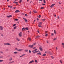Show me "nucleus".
I'll return each mask as SVG.
<instances>
[{"mask_svg": "<svg viewBox=\"0 0 64 64\" xmlns=\"http://www.w3.org/2000/svg\"><path fill=\"white\" fill-rule=\"evenodd\" d=\"M4 45H9V46H11V44L9 43H4Z\"/></svg>", "mask_w": 64, "mask_h": 64, "instance_id": "nucleus-1", "label": "nucleus"}, {"mask_svg": "<svg viewBox=\"0 0 64 64\" xmlns=\"http://www.w3.org/2000/svg\"><path fill=\"white\" fill-rule=\"evenodd\" d=\"M16 50L18 51H22V49H20L18 50L17 48H16L15 49Z\"/></svg>", "mask_w": 64, "mask_h": 64, "instance_id": "nucleus-2", "label": "nucleus"}, {"mask_svg": "<svg viewBox=\"0 0 64 64\" xmlns=\"http://www.w3.org/2000/svg\"><path fill=\"white\" fill-rule=\"evenodd\" d=\"M41 25H42V22H40L38 25V26L39 27H41Z\"/></svg>", "mask_w": 64, "mask_h": 64, "instance_id": "nucleus-3", "label": "nucleus"}, {"mask_svg": "<svg viewBox=\"0 0 64 64\" xmlns=\"http://www.w3.org/2000/svg\"><path fill=\"white\" fill-rule=\"evenodd\" d=\"M56 5V4H54L50 6V8H52L54 6H55V5Z\"/></svg>", "mask_w": 64, "mask_h": 64, "instance_id": "nucleus-4", "label": "nucleus"}, {"mask_svg": "<svg viewBox=\"0 0 64 64\" xmlns=\"http://www.w3.org/2000/svg\"><path fill=\"white\" fill-rule=\"evenodd\" d=\"M28 47H30V48H33L34 46L33 45H30Z\"/></svg>", "mask_w": 64, "mask_h": 64, "instance_id": "nucleus-5", "label": "nucleus"}, {"mask_svg": "<svg viewBox=\"0 0 64 64\" xmlns=\"http://www.w3.org/2000/svg\"><path fill=\"white\" fill-rule=\"evenodd\" d=\"M3 27L2 26H0V30H3Z\"/></svg>", "mask_w": 64, "mask_h": 64, "instance_id": "nucleus-6", "label": "nucleus"}, {"mask_svg": "<svg viewBox=\"0 0 64 64\" xmlns=\"http://www.w3.org/2000/svg\"><path fill=\"white\" fill-rule=\"evenodd\" d=\"M23 19L27 23V20L25 18H23Z\"/></svg>", "mask_w": 64, "mask_h": 64, "instance_id": "nucleus-7", "label": "nucleus"}, {"mask_svg": "<svg viewBox=\"0 0 64 64\" xmlns=\"http://www.w3.org/2000/svg\"><path fill=\"white\" fill-rule=\"evenodd\" d=\"M22 32H21L19 34L20 37H22Z\"/></svg>", "mask_w": 64, "mask_h": 64, "instance_id": "nucleus-8", "label": "nucleus"}, {"mask_svg": "<svg viewBox=\"0 0 64 64\" xmlns=\"http://www.w3.org/2000/svg\"><path fill=\"white\" fill-rule=\"evenodd\" d=\"M34 62V60H32V61H30L29 63V64H31V63H32Z\"/></svg>", "mask_w": 64, "mask_h": 64, "instance_id": "nucleus-9", "label": "nucleus"}, {"mask_svg": "<svg viewBox=\"0 0 64 64\" xmlns=\"http://www.w3.org/2000/svg\"><path fill=\"white\" fill-rule=\"evenodd\" d=\"M15 12L16 13H19L20 11L19 10H16L15 11Z\"/></svg>", "mask_w": 64, "mask_h": 64, "instance_id": "nucleus-10", "label": "nucleus"}, {"mask_svg": "<svg viewBox=\"0 0 64 64\" xmlns=\"http://www.w3.org/2000/svg\"><path fill=\"white\" fill-rule=\"evenodd\" d=\"M14 63V61L10 62H9V64H12V63Z\"/></svg>", "mask_w": 64, "mask_h": 64, "instance_id": "nucleus-11", "label": "nucleus"}, {"mask_svg": "<svg viewBox=\"0 0 64 64\" xmlns=\"http://www.w3.org/2000/svg\"><path fill=\"white\" fill-rule=\"evenodd\" d=\"M34 12L35 13H37V11L36 10H34Z\"/></svg>", "mask_w": 64, "mask_h": 64, "instance_id": "nucleus-12", "label": "nucleus"}, {"mask_svg": "<svg viewBox=\"0 0 64 64\" xmlns=\"http://www.w3.org/2000/svg\"><path fill=\"white\" fill-rule=\"evenodd\" d=\"M12 17V16H7V17L8 18H10V17Z\"/></svg>", "mask_w": 64, "mask_h": 64, "instance_id": "nucleus-13", "label": "nucleus"}, {"mask_svg": "<svg viewBox=\"0 0 64 64\" xmlns=\"http://www.w3.org/2000/svg\"><path fill=\"white\" fill-rule=\"evenodd\" d=\"M13 59V58H10L9 60V61H12V59Z\"/></svg>", "mask_w": 64, "mask_h": 64, "instance_id": "nucleus-14", "label": "nucleus"}, {"mask_svg": "<svg viewBox=\"0 0 64 64\" xmlns=\"http://www.w3.org/2000/svg\"><path fill=\"white\" fill-rule=\"evenodd\" d=\"M25 54H23L22 55L20 56V58H21V57H22L23 56H25Z\"/></svg>", "mask_w": 64, "mask_h": 64, "instance_id": "nucleus-15", "label": "nucleus"}, {"mask_svg": "<svg viewBox=\"0 0 64 64\" xmlns=\"http://www.w3.org/2000/svg\"><path fill=\"white\" fill-rule=\"evenodd\" d=\"M16 40H18V41H20V40L18 38H16Z\"/></svg>", "mask_w": 64, "mask_h": 64, "instance_id": "nucleus-16", "label": "nucleus"}, {"mask_svg": "<svg viewBox=\"0 0 64 64\" xmlns=\"http://www.w3.org/2000/svg\"><path fill=\"white\" fill-rule=\"evenodd\" d=\"M22 2V0H20V3H21Z\"/></svg>", "mask_w": 64, "mask_h": 64, "instance_id": "nucleus-17", "label": "nucleus"}, {"mask_svg": "<svg viewBox=\"0 0 64 64\" xmlns=\"http://www.w3.org/2000/svg\"><path fill=\"white\" fill-rule=\"evenodd\" d=\"M42 20L43 22H44V21H45V19H42Z\"/></svg>", "mask_w": 64, "mask_h": 64, "instance_id": "nucleus-18", "label": "nucleus"}, {"mask_svg": "<svg viewBox=\"0 0 64 64\" xmlns=\"http://www.w3.org/2000/svg\"><path fill=\"white\" fill-rule=\"evenodd\" d=\"M40 51H42V48H40Z\"/></svg>", "mask_w": 64, "mask_h": 64, "instance_id": "nucleus-19", "label": "nucleus"}, {"mask_svg": "<svg viewBox=\"0 0 64 64\" xmlns=\"http://www.w3.org/2000/svg\"><path fill=\"white\" fill-rule=\"evenodd\" d=\"M14 54H17L18 53V52H14Z\"/></svg>", "mask_w": 64, "mask_h": 64, "instance_id": "nucleus-20", "label": "nucleus"}, {"mask_svg": "<svg viewBox=\"0 0 64 64\" xmlns=\"http://www.w3.org/2000/svg\"><path fill=\"white\" fill-rule=\"evenodd\" d=\"M8 7H9V8H12V6H8Z\"/></svg>", "mask_w": 64, "mask_h": 64, "instance_id": "nucleus-21", "label": "nucleus"}, {"mask_svg": "<svg viewBox=\"0 0 64 64\" xmlns=\"http://www.w3.org/2000/svg\"><path fill=\"white\" fill-rule=\"evenodd\" d=\"M36 43H35L34 44L32 45L34 46V45H36Z\"/></svg>", "mask_w": 64, "mask_h": 64, "instance_id": "nucleus-22", "label": "nucleus"}, {"mask_svg": "<svg viewBox=\"0 0 64 64\" xmlns=\"http://www.w3.org/2000/svg\"><path fill=\"white\" fill-rule=\"evenodd\" d=\"M46 56V54H43V56Z\"/></svg>", "mask_w": 64, "mask_h": 64, "instance_id": "nucleus-23", "label": "nucleus"}, {"mask_svg": "<svg viewBox=\"0 0 64 64\" xmlns=\"http://www.w3.org/2000/svg\"><path fill=\"white\" fill-rule=\"evenodd\" d=\"M40 36H37L36 37V38H39V37H40Z\"/></svg>", "mask_w": 64, "mask_h": 64, "instance_id": "nucleus-24", "label": "nucleus"}, {"mask_svg": "<svg viewBox=\"0 0 64 64\" xmlns=\"http://www.w3.org/2000/svg\"><path fill=\"white\" fill-rule=\"evenodd\" d=\"M1 36H2V37H3L4 36V35H3V34H2L1 35Z\"/></svg>", "mask_w": 64, "mask_h": 64, "instance_id": "nucleus-25", "label": "nucleus"}, {"mask_svg": "<svg viewBox=\"0 0 64 64\" xmlns=\"http://www.w3.org/2000/svg\"><path fill=\"white\" fill-rule=\"evenodd\" d=\"M54 34H56V31L55 30L54 31Z\"/></svg>", "mask_w": 64, "mask_h": 64, "instance_id": "nucleus-26", "label": "nucleus"}, {"mask_svg": "<svg viewBox=\"0 0 64 64\" xmlns=\"http://www.w3.org/2000/svg\"><path fill=\"white\" fill-rule=\"evenodd\" d=\"M25 29H26V30H28V28H25Z\"/></svg>", "mask_w": 64, "mask_h": 64, "instance_id": "nucleus-27", "label": "nucleus"}, {"mask_svg": "<svg viewBox=\"0 0 64 64\" xmlns=\"http://www.w3.org/2000/svg\"><path fill=\"white\" fill-rule=\"evenodd\" d=\"M16 26V24H15L13 26V27H14V26Z\"/></svg>", "mask_w": 64, "mask_h": 64, "instance_id": "nucleus-28", "label": "nucleus"}, {"mask_svg": "<svg viewBox=\"0 0 64 64\" xmlns=\"http://www.w3.org/2000/svg\"><path fill=\"white\" fill-rule=\"evenodd\" d=\"M16 28L17 26H16L14 28V29H16Z\"/></svg>", "mask_w": 64, "mask_h": 64, "instance_id": "nucleus-29", "label": "nucleus"}, {"mask_svg": "<svg viewBox=\"0 0 64 64\" xmlns=\"http://www.w3.org/2000/svg\"><path fill=\"white\" fill-rule=\"evenodd\" d=\"M62 46H64V43H62Z\"/></svg>", "mask_w": 64, "mask_h": 64, "instance_id": "nucleus-30", "label": "nucleus"}, {"mask_svg": "<svg viewBox=\"0 0 64 64\" xmlns=\"http://www.w3.org/2000/svg\"><path fill=\"white\" fill-rule=\"evenodd\" d=\"M41 9H44V8L43 7H42L41 8Z\"/></svg>", "mask_w": 64, "mask_h": 64, "instance_id": "nucleus-31", "label": "nucleus"}, {"mask_svg": "<svg viewBox=\"0 0 64 64\" xmlns=\"http://www.w3.org/2000/svg\"><path fill=\"white\" fill-rule=\"evenodd\" d=\"M14 21H18V19H16L14 20Z\"/></svg>", "mask_w": 64, "mask_h": 64, "instance_id": "nucleus-32", "label": "nucleus"}, {"mask_svg": "<svg viewBox=\"0 0 64 64\" xmlns=\"http://www.w3.org/2000/svg\"><path fill=\"white\" fill-rule=\"evenodd\" d=\"M56 39H57L56 38H55L54 39H53V41H55V40H56Z\"/></svg>", "mask_w": 64, "mask_h": 64, "instance_id": "nucleus-33", "label": "nucleus"}, {"mask_svg": "<svg viewBox=\"0 0 64 64\" xmlns=\"http://www.w3.org/2000/svg\"><path fill=\"white\" fill-rule=\"evenodd\" d=\"M38 55V54H39L40 55H41V53H40H40H38L37 54Z\"/></svg>", "mask_w": 64, "mask_h": 64, "instance_id": "nucleus-34", "label": "nucleus"}, {"mask_svg": "<svg viewBox=\"0 0 64 64\" xmlns=\"http://www.w3.org/2000/svg\"><path fill=\"white\" fill-rule=\"evenodd\" d=\"M28 40H30V41H31V38H29Z\"/></svg>", "mask_w": 64, "mask_h": 64, "instance_id": "nucleus-35", "label": "nucleus"}, {"mask_svg": "<svg viewBox=\"0 0 64 64\" xmlns=\"http://www.w3.org/2000/svg\"><path fill=\"white\" fill-rule=\"evenodd\" d=\"M41 17V15H40L39 16V18H40Z\"/></svg>", "mask_w": 64, "mask_h": 64, "instance_id": "nucleus-36", "label": "nucleus"}, {"mask_svg": "<svg viewBox=\"0 0 64 64\" xmlns=\"http://www.w3.org/2000/svg\"><path fill=\"white\" fill-rule=\"evenodd\" d=\"M14 3H16L17 4L18 3V2H14Z\"/></svg>", "mask_w": 64, "mask_h": 64, "instance_id": "nucleus-37", "label": "nucleus"}, {"mask_svg": "<svg viewBox=\"0 0 64 64\" xmlns=\"http://www.w3.org/2000/svg\"><path fill=\"white\" fill-rule=\"evenodd\" d=\"M45 37H47V36H48V34H46L45 35Z\"/></svg>", "mask_w": 64, "mask_h": 64, "instance_id": "nucleus-38", "label": "nucleus"}, {"mask_svg": "<svg viewBox=\"0 0 64 64\" xmlns=\"http://www.w3.org/2000/svg\"><path fill=\"white\" fill-rule=\"evenodd\" d=\"M0 53H1V54H3V52H0Z\"/></svg>", "mask_w": 64, "mask_h": 64, "instance_id": "nucleus-39", "label": "nucleus"}, {"mask_svg": "<svg viewBox=\"0 0 64 64\" xmlns=\"http://www.w3.org/2000/svg\"><path fill=\"white\" fill-rule=\"evenodd\" d=\"M3 56H0V59H1V58H2Z\"/></svg>", "mask_w": 64, "mask_h": 64, "instance_id": "nucleus-40", "label": "nucleus"}, {"mask_svg": "<svg viewBox=\"0 0 64 64\" xmlns=\"http://www.w3.org/2000/svg\"><path fill=\"white\" fill-rule=\"evenodd\" d=\"M25 51H26V52H28V50H25Z\"/></svg>", "mask_w": 64, "mask_h": 64, "instance_id": "nucleus-41", "label": "nucleus"}, {"mask_svg": "<svg viewBox=\"0 0 64 64\" xmlns=\"http://www.w3.org/2000/svg\"><path fill=\"white\" fill-rule=\"evenodd\" d=\"M35 62L36 63L37 62V60H35Z\"/></svg>", "mask_w": 64, "mask_h": 64, "instance_id": "nucleus-42", "label": "nucleus"}, {"mask_svg": "<svg viewBox=\"0 0 64 64\" xmlns=\"http://www.w3.org/2000/svg\"><path fill=\"white\" fill-rule=\"evenodd\" d=\"M44 3H46V1H45V0H44Z\"/></svg>", "mask_w": 64, "mask_h": 64, "instance_id": "nucleus-43", "label": "nucleus"}, {"mask_svg": "<svg viewBox=\"0 0 64 64\" xmlns=\"http://www.w3.org/2000/svg\"><path fill=\"white\" fill-rule=\"evenodd\" d=\"M25 30V28H23L22 29V30Z\"/></svg>", "mask_w": 64, "mask_h": 64, "instance_id": "nucleus-44", "label": "nucleus"}, {"mask_svg": "<svg viewBox=\"0 0 64 64\" xmlns=\"http://www.w3.org/2000/svg\"><path fill=\"white\" fill-rule=\"evenodd\" d=\"M3 60H0V62H3Z\"/></svg>", "mask_w": 64, "mask_h": 64, "instance_id": "nucleus-45", "label": "nucleus"}, {"mask_svg": "<svg viewBox=\"0 0 64 64\" xmlns=\"http://www.w3.org/2000/svg\"><path fill=\"white\" fill-rule=\"evenodd\" d=\"M60 62L62 64V61L61 60H60Z\"/></svg>", "mask_w": 64, "mask_h": 64, "instance_id": "nucleus-46", "label": "nucleus"}, {"mask_svg": "<svg viewBox=\"0 0 64 64\" xmlns=\"http://www.w3.org/2000/svg\"><path fill=\"white\" fill-rule=\"evenodd\" d=\"M54 35V34L52 33L51 34L52 36H53Z\"/></svg>", "mask_w": 64, "mask_h": 64, "instance_id": "nucleus-47", "label": "nucleus"}, {"mask_svg": "<svg viewBox=\"0 0 64 64\" xmlns=\"http://www.w3.org/2000/svg\"><path fill=\"white\" fill-rule=\"evenodd\" d=\"M29 53H31V51H29Z\"/></svg>", "mask_w": 64, "mask_h": 64, "instance_id": "nucleus-48", "label": "nucleus"}, {"mask_svg": "<svg viewBox=\"0 0 64 64\" xmlns=\"http://www.w3.org/2000/svg\"><path fill=\"white\" fill-rule=\"evenodd\" d=\"M25 16H26V17H27L28 15L27 14H25Z\"/></svg>", "mask_w": 64, "mask_h": 64, "instance_id": "nucleus-49", "label": "nucleus"}, {"mask_svg": "<svg viewBox=\"0 0 64 64\" xmlns=\"http://www.w3.org/2000/svg\"><path fill=\"white\" fill-rule=\"evenodd\" d=\"M38 50L37 49H36L34 50V51H37Z\"/></svg>", "mask_w": 64, "mask_h": 64, "instance_id": "nucleus-50", "label": "nucleus"}, {"mask_svg": "<svg viewBox=\"0 0 64 64\" xmlns=\"http://www.w3.org/2000/svg\"><path fill=\"white\" fill-rule=\"evenodd\" d=\"M51 58L52 59H54V57H53V56H51Z\"/></svg>", "mask_w": 64, "mask_h": 64, "instance_id": "nucleus-51", "label": "nucleus"}, {"mask_svg": "<svg viewBox=\"0 0 64 64\" xmlns=\"http://www.w3.org/2000/svg\"><path fill=\"white\" fill-rule=\"evenodd\" d=\"M33 53H34V54H35V53H36V52H34Z\"/></svg>", "mask_w": 64, "mask_h": 64, "instance_id": "nucleus-52", "label": "nucleus"}, {"mask_svg": "<svg viewBox=\"0 0 64 64\" xmlns=\"http://www.w3.org/2000/svg\"><path fill=\"white\" fill-rule=\"evenodd\" d=\"M36 53H38V51H36Z\"/></svg>", "mask_w": 64, "mask_h": 64, "instance_id": "nucleus-53", "label": "nucleus"}, {"mask_svg": "<svg viewBox=\"0 0 64 64\" xmlns=\"http://www.w3.org/2000/svg\"><path fill=\"white\" fill-rule=\"evenodd\" d=\"M32 13V12H30V14H31Z\"/></svg>", "mask_w": 64, "mask_h": 64, "instance_id": "nucleus-54", "label": "nucleus"}, {"mask_svg": "<svg viewBox=\"0 0 64 64\" xmlns=\"http://www.w3.org/2000/svg\"><path fill=\"white\" fill-rule=\"evenodd\" d=\"M29 0H27V2H29Z\"/></svg>", "mask_w": 64, "mask_h": 64, "instance_id": "nucleus-55", "label": "nucleus"}, {"mask_svg": "<svg viewBox=\"0 0 64 64\" xmlns=\"http://www.w3.org/2000/svg\"><path fill=\"white\" fill-rule=\"evenodd\" d=\"M38 33H40L39 31H38Z\"/></svg>", "mask_w": 64, "mask_h": 64, "instance_id": "nucleus-56", "label": "nucleus"}, {"mask_svg": "<svg viewBox=\"0 0 64 64\" xmlns=\"http://www.w3.org/2000/svg\"><path fill=\"white\" fill-rule=\"evenodd\" d=\"M54 16H55V17H56V14H54Z\"/></svg>", "mask_w": 64, "mask_h": 64, "instance_id": "nucleus-57", "label": "nucleus"}, {"mask_svg": "<svg viewBox=\"0 0 64 64\" xmlns=\"http://www.w3.org/2000/svg\"><path fill=\"white\" fill-rule=\"evenodd\" d=\"M45 5V4H42V6H43V5Z\"/></svg>", "mask_w": 64, "mask_h": 64, "instance_id": "nucleus-58", "label": "nucleus"}, {"mask_svg": "<svg viewBox=\"0 0 64 64\" xmlns=\"http://www.w3.org/2000/svg\"><path fill=\"white\" fill-rule=\"evenodd\" d=\"M56 50H58V48H57V47L56 48Z\"/></svg>", "mask_w": 64, "mask_h": 64, "instance_id": "nucleus-59", "label": "nucleus"}, {"mask_svg": "<svg viewBox=\"0 0 64 64\" xmlns=\"http://www.w3.org/2000/svg\"><path fill=\"white\" fill-rule=\"evenodd\" d=\"M16 5H18V4H16Z\"/></svg>", "mask_w": 64, "mask_h": 64, "instance_id": "nucleus-60", "label": "nucleus"}, {"mask_svg": "<svg viewBox=\"0 0 64 64\" xmlns=\"http://www.w3.org/2000/svg\"><path fill=\"white\" fill-rule=\"evenodd\" d=\"M16 8H15V7H14V9H16Z\"/></svg>", "mask_w": 64, "mask_h": 64, "instance_id": "nucleus-61", "label": "nucleus"}, {"mask_svg": "<svg viewBox=\"0 0 64 64\" xmlns=\"http://www.w3.org/2000/svg\"><path fill=\"white\" fill-rule=\"evenodd\" d=\"M17 44L18 45H19V44H18V43H17Z\"/></svg>", "mask_w": 64, "mask_h": 64, "instance_id": "nucleus-62", "label": "nucleus"}, {"mask_svg": "<svg viewBox=\"0 0 64 64\" xmlns=\"http://www.w3.org/2000/svg\"><path fill=\"white\" fill-rule=\"evenodd\" d=\"M60 4H61V3L60 2H58Z\"/></svg>", "mask_w": 64, "mask_h": 64, "instance_id": "nucleus-63", "label": "nucleus"}, {"mask_svg": "<svg viewBox=\"0 0 64 64\" xmlns=\"http://www.w3.org/2000/svg\"><path fill=\"white\" fill-rule=\"evenodd\" d=\"M58 19H59V17L58 16Z\"/></svg>", "mask_w": 64, "mask_h": 64, "instance_id": "nucleus-64", "label": "nucleus"}]
</instances>
